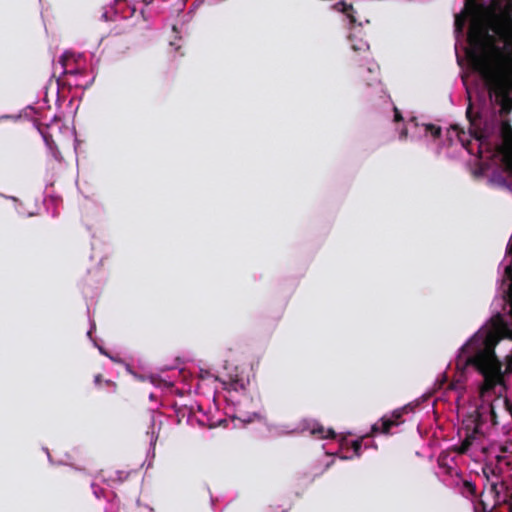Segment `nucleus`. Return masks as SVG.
<instances>
[{
  "label": "nucleus",
  "instance_id": "nucleus-1",
  "mask_svg": "<svg viewBox=\"0 0 512 512\" xmlns=\"http://www.w3.org/2000/svg\"><path fill=\"white\" fill-rule=\"evenodd\" d=\"M499 341V334L496 331L488 330L476 333L461 348L463 353L472 352V355L464 360V365L472 366L483 376V384L480 388L482 395L504 382L502 363L495 354V347Z\"/></svg>",
  "mask_w": 512,
  "mask_h": 512
},
{
  "label": "nucleus",
  "instance_id": "nucleus-2",
  "mask_svg": "<svg viewBox=\"0 0 512 512\" xmlns=\"http://www.w3.org/2000/svg\"><path fill=\"white\" fill-rule=\"evenodd\" d=\"M474 69L481 76L490 98L500 106L501 114L512 111V71L499 61H493L488 55H474Z\"/></svg>",
  "mask_w": 512,
  "mask_h": 512
},
{
  "label": "nucleus",
  "instance_id": "nucleus-3",
  "mask_svg": "<svg viewBox=\"0 0 512 512\" xmlns=\"http://www.w3.org/2000/svg\"><path fill=\"white\" fill-rule=\"evenodd\" d=\"M500 133L503 143L497 146V151L502 154L505 170L512 175V126L503 122Z\"/></svg>",
  "mask_w": 512,
  "mask_h": 512
},
{
  "label": "nucleus",
  "instance_id": "nucleus-4",
  "mask_svg": "<svg viewBox=\"0 0 512 512\" xmlns=\"http://www.w3.org/2000/svg\"><path fill=\"white\" fill-rule=\"evenodd\" d=\"M491 30L512 50V17L510 15L496 16L491 22Z\"/></svg>",
  "mask_w": 512,
  "mask_h": 512
},
{
  "label": "nucleus",
  "instance_id": "nucleus-5",
  "mask_svg": "<svg viewBox=\"0 0 512 512\" xmlns=\"http://www.w3.org/2000/svg\"><path fill=\"white\" fill-rule=\"evenodd\" d=\"M364 62L366 66L361 69L360 75L363 81L371 86L380 81V67L373 59Z\"/></svg>",
  "mask_w": 512,
  "mask_h": 512
},
{
  "label": "nucleus",
  "instance_id": "nucleus-6",
  "mask_svg": "<svg viewBox=\"0 0 512 512\" xmlns=\"http://www.w3.org/2000/svg\"><path fill=\"white\" fill-rule=\"evenodd\" d=\"M397 422L395 419H390V417H382L379 422L372 425L371 433L376 434L378 432L383 434H389L392 427H396Z\"/></svg>",
  "mask_w": 512,
  "mask_h": 512
},
{
  "label": "nucleus",
  "instance_id": "nucleus-7",
  "mask_svg": "<svg viewBox=\"0 0 512 512\" xmlns=\"http://www.w3.org/2000/svg\"><path fill=\"white\" fill-rule=\"evenodd\" d=\"M75 61L74 55L70 52H65L60 57V64L63 68L64 74H77L79 70L75 67H72V63Z\"/></svg>",
  "mask_w": 512,
  "mask_h": 512
},
{
  "label": "nucleus",
  "instance_id": "nucleus-8",
  "mask_svg": "<svg viewBox=\"0 0 512 512\" xmlns=\"http://www.w3.org/2000/svg\"><path fill=\"white\" fill-rule=\"evenodd\" d=\"M482 13H479V14H471L469 13L466 8L464 7V10L462 11V13L460 14H457L455 16V22H454V25H455V30L456 32H459L461 33L465 27V24H466V21L467 19L470 17L472 19H476L478 18Z\"/></svg>",
  "mask_w": 512,
  "mask_h": 512
},
{
  "label": "nucleus",
  "instance_id": "nucleus-9",
  "mask_svg": "<svg viewBox=\"0 0 512 512\" xmlns=\"http://www.w3.org/2000/svg\"><path fill=\"white\" fill-rule=\"evenodd\" d=\"M352 49L355 52H359V53H361L363 55L357 61L362 62V61H368V60L372 59V53L370 51V46H369L368 43L360 40L359 43H353Z\"/></svg>",
  "mask_w": 512,
  "mask_h": 512
},
{
  "label": "nucleus",
  "instance_id": "nucleus-10",
  "mask_svg": "<svg viewBox=\"0 0 512 512\" xmlns=\"http://www.w3.org/2000/svg\"><path fill=\"white\" fill-rule=\"evenodd\" d=\"M311 434L319 439H334L336 437V433L333 429H325L319 424L311 429Z\"/></svg>",
  "mask_w": 512,
  "mask_h": 512
},
{
  "label": "nucleus",
  "instance_id": "nucleus-11",
  "mask_svg": "<svg viewBox=\"0 0 512 512\" xmlns=\"http://www.w3.org/2000/svg\"><path fill=\"white\" fill-rule=\"evenodd\" d=\"M335 7L341 11L342 13H344L350 20L351 23H355L356 22V19L353 15L354 13V8L352 6V4H347L345 3L344 1H340L338 2Z\"/></svg>",
  "mask_w": 512,
  "mask_h": 512
},
{
  "label": "nucleus",
  "instance_id": "nucleus-12",
  "mask_svg": "<svg viewBox=\"0 0 512 512\" xmlns=\"http://www.w3.org/2000/svg\"><path fill=\"white\" fill-rule=\"evenodd\" d=\"M474 435L468 434L459 446H455L453 450L458 454H465L471 447L474 441Z\"/></svg>",
  "mask_w": 512,
  "mask_h": 512
},
{
  "label": "nucleus",
  "instance_id": "nucleus-13",
  "mask_svg": "<svg viewBox=\"0 0 512 512\" xmlns=\"http://www.w3.org/2000/svg\"><path fill=\"white\" fill-rule=\"evenodd\" d=\"M452 129L457 131V136H458L459 141L462 143V145L466 149H468V145L470 144V141H466L465 132L462 129H460L458 125H453Z\"/></svg>",
  "mask_w": 512,
  "mask_h": 512
},
{
  "label": "nucleus",
  "instance_id": "nucleus-14",
  "mask_svg": "<svg viewBox=\"0 0 512 512\" xmlns=\"http://www.w3.org/2000/svg\"><path fill=\"white\" fill-rule=\"evenodd\" d=\"M425 129L427 132H430L434 138H438L441 135V128L434 124H426Z\"/></svg>",
  "mask_w": 512,
  "mask_h": 512
},
{
  "label": "nucleus",
  "instance_id": "nucleus-15",
  "mask_svg": "<svg viewBox=\"0 0 512 512\" xmlns=\"http://www.w3.org/2000/svg\"><path fill=\"white\" fill-rule=\"evenodd\" d=\"M404 413V409H396L392 412L390 419H395L397 422V426L403 423L402 415Z\"/></svg>",
  "mask_w": 512,
  "mask_h": 512
},
{
  "label": "nucleus",
  "instance_id": "nucleus-16",
  "mask_svg": "<svg viewBox=\"0 0 512 512\" xmlns=\"http://www.w3.org/2000/svg\"><path fill=\"white\" fill-rule=\"evenodd\" d=\"M351 447L357 457L361 455L362 439L354 440L351 443Z\"/></svg>",
  "mask_w": 512,
  "mask_h": 512
},
{
  "label": "nucleus",
  "instance_id": "nucleus-17",
  "mask_svg": "<svg viewBox=\"0 0 512 512\" xmlns=\"http://www.w3.org/2000/svg\"><path fill=\"white\" fill-rule=\"evenodd\" d=\"M463 487L470 495L474 496L476 494V486L474 483L465 480L463 482Z\"/></svg>",
  "mask_w": 512,
  "mask_h": 512
},
{
  "label": "nucleus",
  "instance_id": "nucleus-18",
  "mask_svg": "<svg viewBox=\"0 0 512 512\" xmlns=\"http://www.w3.org/2000/svg\"><path fill=\"white\" fill-rule=\"evenodd\" d=\"M470 134L472 137H474L476 140L480 141L481 143H483V139H484V134L482 131H479L475 128H471L470 129Z\"/></svg>",
  "mask_w": 512,
  "mask_h": 512
},
{
  "label": "nucleus",
  "instance_id": "nucleus-19",
  "mask_svg": "<svg viewBox=\"0 0 512 512\" xmlns=\"http://www.w3.org/2000/svg\"><path fill=\"white\" fill-rule=\"evenodd\" d=\"M394 121L395 122L403 121L402 114H401L400 110L397 107H394Z\"/></svg>",
  "mask_w": 512,
  "mask_h": 512
},
{
  "label": "nucleus",
  "instance_id": "nucleus-20",
  "mask_svg": "<svg viewBox=\"0 0 512 512\" xmlns=\"http://www.w3.org/2000/svg\"><path fill=\"white\" fill-rule=\"evenodd\" d=\"M506 410L512 415V403L507 398L504 400Z\"/></svg>",
  "mask_w": 512,
  "mask_h": 512
},
{
  "label": "nucleus",
  "instance_id": "nucleus-21",
  "mask_svg": "<svg viewBox=\"0 0 512 512\" xmlns=\"http://www.w3.org/2000/svg\"><path fill=\"white\" fill-rule=\"evenodd\" d=\"M43 138L45 140V143L51 147V143L53 142L51 135L43 134Z\"/></svg>",
  "mask_w": 512,
  "mask_h": 512
},
{
  "label": "nucleus",
  "instance_id": "nucleus-22",
  "mask_svg": "<svg viewBox=\"0 0 512 512\" xmlns=\"http://www.w3.org/2000/svg\"><path fill=\"white\" fill-rule=\"evenodd\" d=\"M471 109H472L471 106H469L468 109H467L466 114H467V117H468V119H469V121L471 123V126H473L474 125V120L472 119V116H471Z\"/></svg>",
  "mask_w": 512,
  "mask_h": 512
},
{
  "label": "nucleus",
  "instance_id": "nucleus-23",
  "mask_svg": "<svg viewBox=\"0 0 512 512\" xmlns=\"http://www.w3.org/2000/svg\"><path fill=\"white\" fill-rule=\"evenodd\" d=\"M407 134H408V130H407V128H405V127H404V128L401 130V132H400V138H401V139H406V138H407Z\"/></svg>",
  "mask_w": 512,
  "mask_h": 512
},
{
  "label": "nucleus",
  "instance_id": "nucleus-24",
  "mask_svg": "<svg viewBox=\"0 0 512 512\" xmlns=\"http://www.w3.org/2000/svg\"><path fill=\"white\" fill-rule=\"evenodd\" d=\"M94 381H95V383H96L97 385H98V384H100V383H101V381H102V375H101V374H97V375L95 376V378H94Z\"/></svg>",
  "mask_w": 512,
  "mask_h": 512
},
{
  "label": "nucleus",
  "instance_id": "nucleus-25",
  "mask_svg": "<svg viewBox=\"0 0 512 512\" xmlns=\"http://www.w3.org/2000/svg\"><path fill=\"white\" fill-rule=\"evenodd\" d=\"M106 383H107V384H111V386H113V387H114V389L116 390V388H117V384H116V383H114V382H112V381H106Z\"/></svg>",
  "mask_w": 512,
  "mask_h": 512
},
{
  "label": "nucleus",
  "instance_id": "nucleus-26",
  "mask_svg": "<svg viewBox=\"0 0 512 512\" xmlns=\"http://www.w3.org/2000/svg\"><path fill=\"white\" fill-rule=\"evenodd\" d=\"M153 1H154V0H144V2H145L146 4H150V3H152Z\"/></svg>",
  "mask_w": 512,
  "mask_h": 512
},
{
  "label": "nucleus",
  "instance_id": "nucleus-27",
  "mask_svg": "<svg viewBox=\"0 0 512 512\" xmlns=\"http://www.w3.org/2000/svg\"><path fill=\"white\" fill-rule=\"evenodd\" d=\"M491 413H492V416H495V413H494L493 407H491Z\"/></svg>",
  "mask_w": 512,
  "mask_h": 512
},
{
  "label": "nucleus",
  "instance_id": "nucleus-28",
  "mask_svg": "<svg viewBox=\"0 0 512 512\" xmlns=\"http://www.w3.org/2000/svg\"><path fill=\"white\" fill-rule=\"evenodd\" d=\"M197 2H198L197 0H196V1H194V2H193V5H196V4H197Z\"/></svg>",
  "mask_w": 512,
  "mask_h": 512
},
{
  "label": "nucleus",
  "instance_id": "nucleus-29",
  "mask_svg": "<svg viewBox=\"0 0 512 512\" xmlns=\"http://www.w3.org/2000/svg\"><path fill=\"white\" fill-rule=\"evenodd\" d=\"M197 2H198L197 0H196V1H194V2H193V5H196V4H197Z\"/></svg>",
  "mask_w": 512,
  "mask_h": 512
}]
</instances>
